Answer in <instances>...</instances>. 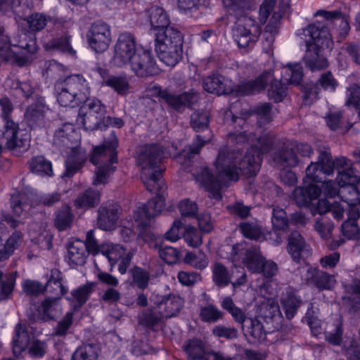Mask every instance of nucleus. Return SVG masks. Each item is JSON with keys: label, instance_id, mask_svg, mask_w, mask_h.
<instances>
[{"label": "nucleus", "instance_id": "c9c22d12", "mask_svg": "<svg viewBox=\"0 0 360 360\" xmlns=\"http://www.w3.org/2000/svg\"><path fill=\"white\" fill-rule=\"evenodd\" d=\"M98 72L103 77L102 84L110 87L120 95H126L129 91V84L125 77L110 75L104 77L106 71L104 69L98 68Z\"/></svg>", "mask_w": 360, "mask_h": 360}, {"label": "nucleus", "instance_id": "5701e85b", "mask_svg": "<svg viewBox=\"0 0 360 360\" xmlns=\"http://www.w3.org/2000/svg\"><path fill=\"white\" fill-rule=\"evenodd\" d=\"M76 135L72 127L65 124L56 131L53 143L61 153L68 152L69 149L78 143Z\"/></svg>", "mask_w": 360, "mask_h": 360}, {"label": "nucleus", "instance_id": "3c124183", "mask_svg": "<svg viewBox=\"0 0 360 360\" xmlns=\"http://www.w3.org/2000/svg\"><path fill=\"white\" fill-rule=\"evenodd\" d=\"M73 218L70 207L64 206L56 212L54 225L59 231H65L70 228Z\"/></svg>", "mask_w": 360, "mask_h": 360}, {"label": "nucleus", "instance_id": "4d7b16f0", "mask_svg": "<svg viewBox=\"0 0 360 360\" xmlns=\"http://www.w3.org/2000/svg\"><path fill=\"white\" fill-rule=\"evenodd\" d=\"M283 81L292 84H298L302 79V70L300 64H289L285 67L282 72Z\"/></svg>", "mask_w": 360, "mask_h": 360}, {"label": "nucleus", "instance_id": "a211bd4d", "mask_svg": "<svg viewBox=\"0 0 360 360\" xmlns=\"http://www.w3.org/2000/svg\"><path fill=\"white\" fill-rule=\"evenodd\" d=\"M35 312L30 318L33 321H48L54 320L62 313V307L56 299L46 298L40 304H34Z\"/></svg>", "mask_w": 360, "mask_h": 360}, {"label": "nucleus", "instance_id": "7ed1b4c3", "mask_svg": "<svg viewBox=\"0 0 360 360\" xmlns=\"http://www.w3.org/2000/svg\"><path fill=\"white\" fill-rule=\"evenodd\" d=\"M163 155L161 146L151 144L141 146L138 151L137 162L141 168V179L148 191L156 193V196L147 204L138 207L134 214L136 221L147 226L146 221L158 216L165 206L163 193L167 189L162 179L160 163Z\"/></svg>", "mask_w": 360, "mask_h": 360}, {"label": "nucleus", "instance_id": "ea45409f", "mask_svg": "<svg viewBox=\"0 0 360 360\" xmlns=\"http://www.w3.org/2000/svg\"><path fill=\"white\" fill-rule=\"evenodd\" d=\"M71 35L66 33L60 37L53 39L44 45V48L48 51H59L67 55L75 56L76 51L72 49L70 44Z\"/></svg>", "mask_w": 360, "mask_h": 360}, {"label": "nucleus", "instance_id": "dca6fc26", "mask_svg": "<svg viewBox=\"0 0 360 360\" xmlns=\"http://www.w3.org/2000/svg\"><path fill=\"white\" fill-rule=\"evenodd\" d=\"M150 301L165 319H169L179 314L184 304V300L175 294L160 295L153 293Z\"/></svg>", "mask_w": 360, "mask_h": 360}, {"label": "nucleus", "instance_id": "37998d69", "mask_svg": "<svg viewBox=\"0 0 360 360\" xmlns=\"http://www.w3.org/2000/svg\"><path fill=\"white\" fill-rule=\"evenodd\" d=\"M99 347L95 344H84L72 354L71 360H98Z\"/></svg>", "mask_w": 360, "mask_h": 360}, {"label": "nucleus", "instance_id": "39448f33", "mask_svg": "<svg viewBox=\"0 0 360 360\" xmlns=\"http://www.w3.org/2000/svg\"><path fill=\"white\" fill-rule=\"evenodd\" d=\"M86 79L80 75H72L55 84V91L58 103L63 107L74 108L79 105L88 90Z\"/></svg>", "mask_w": 360, "mask_h": 360}, {"label": "nucleus", "instance_id": "bb28decb", "mask_svg": "<svg viewBox=\"0 0 360 360\" xmlns=\"http://www.w3.org/2000/svg\"><path fill=\"white\" fill-rule=\"evenodd\" d=\"M34 195L32 193L15 192L11 197V207L16 217H25L34 205Z\"/></svg>", "mask_w": 360, "mask_h": 360}, {"label": "nucleus", "instance_id": "393cba45", "mask_svg": "<svg viewBox=\"0 0 360 360\" xmlns=\"http://www.w3.org/2000/svg\"><path fill=\"white\" fill-rule=\"evenodd\" d=\"M155 50L160 60L168 66H175L183 56L181 45L155 44Z\"/></svg>", "mask_w": 360, "mask_h": 360}, {"label": "nucleus", "instance_id": "b1692460", "mask_svg": "<svg viewBox=\"0 0 360 360\" xmlns=\"http://www.w3.org/2000/svg\"><path fill=\"white\" fill-rule=\"evenodd\" d=\"M76 135L72 127L65 124L56 131L53 143L61 153L68 152L69 149L78 143Z\"/></svg>", "mask_w": 360, "mask_h": 360}, {"label": "nucleus", "instance_id": "6e6d98bb", "mask_svg": "<svg viewBox=\"0 0 360 360\" xmlns=\"http://www.w3.org/2000/svg\"><path fill=\"white\" fill-rule=\"evenodd\" d=\"M95 287L96 284L94 283H87L71 292L72 297L77 302V307H81L86 303L94 292Z\"/></svg>", "mask_w": 360, "mask_h": 360}, {"label": "nucleus", "instance_id": "a878e982", "mask_svg": "<svg viewBox=\"0 0 360 360\" xmlns=\"http://www.w3.org/2000/svg\"><path fill=\"white\" fill-rule=\"evenodd\" d=\"M204 89L211 94L217 95L226 94L231 91V81L221 75H212L203 79Z\"/></svg>", "mask_w": 360, "mask_h": 360}, {"label": "nucleus", "instance_id": "aec40b11", "mask_svg": "<svg viewBox=\"0 0 360 360\" xmlns=\"http://www.w3.org/2000/svg\"><path fill=\"white\" fill-rule=\"evenodd\" d=\"M85 105L89 110V115L87 116L86 113L84 112V110L80 108L76 122L77 125L84 127L86 130L93 129H94V127L91 124H88L87 123V120L89 119L91 113L96 114L97 119L100 120L102 119L103 120L107 112L106 107L99 99L96 98H86L85 101Z\"/></svg>", "mask_w": 360, "mask_h": 360}, {"label": "nucleus", "instance_id": "c85d7f7f", "mask_svg": "<svg viewBox=\"0 0 360 360\" xmlns=\"http://www.w3.org/2000/svg\"><path fill=\"white\" fill-rule=\"evenodd\" d=\"M274 160L278 167H293L297 166L300 160L295 151L294 143L284 144L274 156Z\"/></svg>", "mask_w": 360, "mask_h": 360}, {"label": "nucleus", "instance_id": "864d4df0", "mask_svg": "<svg viewBox=\"0 0 360 360\" xmlns=\"http://www.w3.org/2000/svg\"><path fill=\"white\" fill-rule=\"evenodd\" d=\"M243 330L248 333L254 340L263 341L266 338V332L263 325L256 318H249Z\"/></svg>", "mask_w": 360, "mask_h": 360}, {"label": "nucleus", "instance_id": "49530a36", "mask_svg": "<svg viewBox=\"0 0 360 360\" xmlns=\"http://www.w3.org/2000/svg\"><path fill=\"white\" fill-rule=\"evenodd\" d=\"M230 14L242 16L254 6L252 0H221Z\"/></svg>", "mask_w": 360, "mask_h": 360}, {"label": "nucleus", "instance_id": "8fccbe9b", "mask_svg": "<svg viewBox=\"0 0 360 360\" xmlns=\"http://www.w3.org/2000/svg\"><path fill=\"white\" fill-rule=\"evenodd\" d=\"M16 273L4 274L0 269V300L10 298L14 288Z\"/></svg>", "mask_w": 360, "mask_h": 360}, {"label": "nucleus", "instance_id": "13d9d810", "mask_svg": "<svg viewBox=\"0 0 360 360\" xmlns=\"http://www.w3.org/2000/svg\"><path fill=\"white\" fill-rule=\"evenodd\" d=\"M184 349L192 360L205 358L203 345L200 340H188L184 345Z\"/></svg>", "mask_w": 360, "mask_h": 360}, {"label": "nucleus", "instance_id": "f03ea898", "mask_svg": "<svg viewBox=\"0 0 360 360\" xmlns=\"http://www.w3.org/2000/svg\"><path fill=\"white\" fill-rule=\"evenodd\" d=\"M315 15L323 16L326 21L317 22L309 25L307 27L299 30L297 35L304 39L307 51L304 57L306 66L311 71H317L328 67L326 58L319 54L321 49H332L333 41V35H336L338 42H341L349 34L350 27L340 11H318Z\"/></svg>", "mask_w": 360, "mask_h": 360}, {"label": "nucleus", "instance_id": "e2e57ef3", "mask_svg": "<svg viewBox=\"0 0 360 360\" xmlns=\"http://www.w3.org/2000/svg\"><path fill=\"white\" fill-rule=\"evenodd\" d=\"M156 248L160 257L165 262L172 264L179 260L180 252L176 248L163 245H157Z\"/></svg>", "mask_w": 360, "mask_h": 360}, {"label": "nucleus", "instance_id": "7c9ffc66", "mask_svg": "<svg viewBox=\"0 0 360 360\" xmlns=\"http://www.w3.org/2000/svg\"><path fill=\"white\" fill-rule=\"evenodd\" d=\"M285 314L288 319H292L301 305L302 300L291 288L282 292L280 299Z\"/></svg>", "mask_w": 360, "mask_h": 360}, {"label": "nucleus", "instance_id": "603ef678", "mask_svg": "<svg viewBox=\"0 0 360 360\" xmlns=\"http://www.w3.org/2000/svg\"><path fill=\"white\" fill-rule=\"evenodd\" d=\"M212 280L219 287L227 286L231 283V276L226 267L221 263L215 262L212 267Z\"/></svg>", "mask_w": 360, "mask_h": 360}, {"label": "nucleus", "instance_id": "f257e3e1", "mask_svg": "<svg viewBox=\"0 0 360 360\" xmlns=\"http://www.w3.org/2000/svg\"><path fill=\"white\" fill-rule=\"evenodd\" d=\"M248 140L251 142L255 140L257 143L251 146L243 158L238 148L230 150L225 146L219 149L215 161L217 176H214L207 167L196 169L193 174L196 181L212 198L221 200L222 186H228L231 181H238L240 172L248 176H255L259 169L263 154L271 149L274 137L269 132L257 137L250 133Z\"/></svg>", "mask_w": 360, "mask_h": 360}, {"label": "nucleus", "instance_id": "e433bc0d", "mask_svg": "<svg viewBox=\"0 0 360 360\" xmlns=\"http://www.w3.org/2000/svg\"><path fill=\"white\" fill-rule=\"evenodd\" d=\"M155 44L183 46L184 37L181 32L174 26H168L156 34Z\"/></svg>", "mask_w": 360, "mask_h": 360}, {"label": "nucleus", "instance_id": "1a4fd4ad", "mask_svg": "<svg viewBox=\"0 0 360 360\" xmlns=\"http://www.w3.org/2000/svg\"><path fill=\"white\" fill-rule=\"evenodd\" d=\"M261 30L251 18H245L244 23H238L233 30V37L238 47L244 52L252 49L259 39Z\"/></svg>", "mask_w": 360, "mask_h": 360}, {"label": "nucleus", "instance_id": "72a5a7b5", "mask_svg": "<svg viewBox=\"0 0 360 360\" xmlns=\"http://www.w3.org/2000/svg\"><path fill=\"white\" fill-rule=\"evenodd\" d=\"M30 343V335L25 325L18 323L15 327V333L12 340L13 353L19 356L25 351Z\"/></svg>", "mask_w": 360, "mask_h": 360}, {"label": "nucleus", "instance_id": "4468645a", "mask_svg": "<svg viewBox=\"0 0 360 360\" xmlns=\"http://www.w3.org/2000/svg\"><path fill=\"white\" fill-rule=\"evenodd\" d=\"M86 39L93 50L102 53L108 49L111 41L110 27L103 21L94 22L86 32Z\"/></svg>", "mask_w": 360, "mask_h": 360}, {"label": "nucleus", "instance_id": "680f3d73", "mask_svg": "<svg viewBox=\"0 0 360 360\" xmlns=\"http://www.w3.org/2000/svg\"><path fill=\"white\" fill-rule=\"evenodd\" d=\"M184 261L195 269L200 270L206 268L209 263L207 256L202 251H199L198 254L192 252H187Z\"/></svg>", "mask_w": 360, "mask_h": 360}, {"label": "nucleus", "instance_id": "ddd939ff", "mask_svg": "<svg viewBox=\"0 0 360 360\" xmlns=\"http://www.w3.org/2000/svg\"><path fill=\"white\" fill-rule=\"evenodd\" d=\"M334 172V162L330 153L322 151L319 154L317 162H311L306 169V176L304 184H307L322 182L326 175Z\"/></svg>", "mask_w": 360, "mask_h": 360}, {"label": "nucleus", "instance_id": "0eeeda50", "mask_svg": "<svg viewBox=\"0 0 360 360\" xmlns=\"http://www.w3.org/2000/svg\"><path fill=\"white\" fill-rule=\"evenodd\" d=\"M268 83L270 84L268 97L275 102H281L286 95L285 87L281 80L274 79L273 69L264 71L255 79L241 83L238 91L244 95L255 94L264 90Z\"/></svg>", "mask_w": 360, "mask_h": 360}, {"label": "nucleus", "instance_id": "4c0bfd02", "mask_svg": "<svg viewBox=\"0 0 360 360\" xmlns=\"http://www.w3.org/2000/svg\"><path fill=\"white\" fill-rule=\"evenodd\" d=\"M100 201V192L93 188H88L77 195L74 201V205L77 208L87 210L95 207Z\"/></svg>", "mask_w": 360, "mask_h": 360}, {"label": "nucleus", "instance_id": "bf43d9fd", "mask_svg": "<svg viewBox=\"0 0 360 360\" xmlns=\"http://www.w3.org/2000/svg\"><path fill=\"white\" fill-rule=\"evenodd\" d=\"M132 278L131 283L141 290L146 289L149 283V273L139 266H135L131 270Z\"/></svg>", "mask_w": 360, "mask_h": 360}, {"label": "nucleus", "instance_id": "2eb2a0df", "mask_svg": "<svg viewBox=\"0 0 360 360\" xmlns=\"http://www.w3.org/2000/svg\"><path fill=\"white\" fill-rule=\"evenodd\" d=\"M158 96L169 107L178 112L191 108L198 100V93L193 89L179 94L169 89H160Z\"/></svg>", "mask_w": 360, "mask_h": 360}, {"label": "nucleus", "instance_id": "9d476101", "mask_svg": "<svg viewBox=\"0 0 360 360\" xmlns=\"http://www.w3.org/2000/svg\"><path fill=\"white\" fill-rule=\"evenodd\" d=\"M138 51L134 35L129 32L122 33L115 45L112 63L117 67H123L131 61Z\"/></svg>", "mask_w": 360, "mask_h": 360}, {"label": "nucleus", "instance_id": "412c9836", "mask_svg": "<svg viewBox=\"0 0 360 360\" xmlns=\"http://www.w3.org/2000/svg\"><path fill=\"white\" fill-rule=\"evenodd\" d=\"M120 207L115 203L103 204L98 210V226L104 231L115 229L120 215Z\"/></svg>", "mask_w": 360, "mask_h": 360}, {"label": "nucleus", "instance_id": "4be33fe9", "mask_svg": "<svg viewBox=\"0 0 360 360\" xmlns=\"http://www.w3.org/2000/svg\"><path fill=\"white\" fill-rule=\"evenodd\" d=\"M67 155L65 160L66 170L65 176L70 177L79 170L86 160L88 155L86 150L78 146V143L65 153Z\"/></svg>", "mask_w": 360, "mask_h": 360}, {"label": "nucleus", "instance_id": "423d86ee", "mask_svg": "<svg viewBox=\"0 0 360 360\" xmlns=\"http://www.w3.org/2000/svg\"><path fill=\"white\" fill-rule=\"evenodd\" d=\"M221 257L233 262L240 259L246 268L252 274L259 272L264 259L257 245H249L245 242L234 245H225L220 248Z\"/></svg>", "mask_w": 360, "mask_h": 360}, {"label": "nucleus", "instance_id": "20e7f679", "mask_svg": "<svg viewBox=\"0 0 360 360\" xmlns=\"http://www.w3.org/2000/svg\"><path fill=\"white\" fill-rule=\"evenodd\" d=\"M118 139L114 131L110 133L108 140L94 148L90 156V162L94 165H100L96 171L94 185L105 184L110 174L115 172L116 167L112 165L117 162Z\"/></svg>", "mask_w": 360, "mask_h": 360}, {"label": "nucleus", "instance_id": "774afa93", "mask_svg": "<svg viewBox=\"0 0 360 360\" xmlns=\"http://www.w3.org/2000/svg\"><path fill=\"white\" fill-rule=\"evenodd\" d=\"M345 105L356 109L360 108V86L358 84H352L347 88Z\"/></svg>", "mask_w": 360, "mask_h": 360}, {"label": "nucleus", "instance_id": "c756f323", "mask_svg": "<svg viewBox=\"0 0 360 360\" xmlns=\"http://www.w3.org/2000/svg\"><path fill=\"white\" fill-rule=\"evenodd\" d=\"M48 108L43 101H37L31 104L25 112V119L31 128L42 127L45 123V113Z\"/></svg>", "mask_w": 360, "mask_h": 360}, {"label": "nucleus", "instance_id": "a18cd8bd", "mask_svg": "<svg viewBox=\"0 0 360 360\" xmlns=\"http://www.w3.org/2000/svg\"><path fill=\"white\" fill-rule=\"evenodd\" d=\"M53 20L51 16L37 12L31 14L25 19L30 30L33 32H40L45 28L49 22H51Z\"/></svg>", "mask_w": 360, "mask_h": 360}, {"label": "nucleus", "instance_id": "f3484780", "mask_svg": "<svg viewBox=\"0 0 360 360\" xmlns=\"http://www.w3.org/2000/svg\"><path fill=\"white\" fill-rule=\"evenodd\" d=\"M127 65L136 76L141 77L153 76L159 72L152 52L148 50L139 51Z\"/></svg>", "mask_w": 360, "mask_h": 360}, {"label": "nucleus", "instance_id": "6ab92c4d", "mask_svg": "<svg viewBox=\"0 0 360 360\" xmlns=\"http://www.w3.org/2000/svg\"><path fill=\"white\" fill-rule=\"evenodd\" d=\"M288 251L296 263H300L311 255L309 245L297 231H292L289 236Z\"/></svg>", "mask_w": 360, "mask_h": 360}, {"label": "nucleus", "instance_id": "5fc2aeb1", "mask_svg": "<svg viewBox=\"0 0 360 360\" xmlns=\"http://www.w3.org/2000/svg\"><path fill=\"white\" fill-rule=\"evenodd\" d=\"M210 124V115L206 111L197 110L191 115L190 124L197 133L208 129Z\"/></svg>", "mask_w": 360, "mask_h": 360}, {"label": "nucleus", "instance_id": "2f4dec72", "mask_svg": "<svg viewBox=\"0 0 360 360\" xmlns=\"http://www.w3.org/2000/svg\"><path fill=\"white\" fill-rule=\"evenodd\" d=\"M68 257L71 263L75 265H82L85 263L89 252L84 241L74 239L67 244Z\"/></svg>", "mask_w": 360, "mask_h": 360}, {"label": "nucleus", "instance_id": "338daca9", "mask_svg": "<svg viewBox=\"0 0 360 360\" xmlns=\"http://www.w3.org/2000/svg\"><path fill=\"white\" fill-rule=\"evenodd\" d=\"M122 250V248L120 245L106 243L101 245L99 252H101L110 263H112L121 257Z\"/></svg>", "mask_w": 360, "mask_h": 360}, {"label": "nucleus", "instance_id": "58836bf2", "mask_svg": "<svg viewBox=\"0 0 360 360\" xmlns=\"http://www.w3.org/2000/svg\"><path fill=\"white\" fill-rule=\"evenodd\" d=\"M343 329L340 319L336 318L326 323L324 329L326 340L333 345H340L342 340Z\"/></svg>", "mask_w": 360, "mask_h": 360}, {"label": "nucleus", "instance_id": "69168bd1", "mask_svg": "<svg viewBox=\"0 0 360 360\" xmlns=\"http://www.w3.org/2000/svg\"><path fill=\"white\" fill-rule=\"evenodd\" d=\"M122 250V248L120 245L106 243L101 245L99 252H101L110 263H112L121 257Z\"/></svg>", "mask_w": 360, "mask_h": 360}, {"label": "nucleus", "instance_id": "09e8293b", "mask_svg": "<svg viewBox=\"0 0 360 360\" xmlns=\"http://www.w3.org/2000/svg\"><path fill=\"white\" fill-rule=\"evenodd\" d=\"M224 316V313L212 304L200 307L199 316L200 320L205 323H216L223 319Z\"/></svg>", "mask_w": 360, "mask_h": 360}, {"label": "nucleus", "instance_id": "473e14b6", "mask_svg": "<svg viewBox=\"0 0 360 360\" xmlns=\"http://www.w3.org/2000/svg\"><path fill=\"white\" fill-rule=\"evenodd\" d=\"M146 13L150 25L153 30L160 32L169 26V18L162 8L158 6H151L146 11Z\"/></svg>", "mask_w": 360, "mask_h": 360}, {"label": "nucleus", "instance_id": "c03bdc74", "mask_svg": "<svg viewBox=\"0 0 360 360\" xmlns=\"http://www.w3.org/2000/svg\"><path fill=\"white\" fill-rule=\"evenodd\" d=\"M30 169L32 173L40 176H51L53 174L52 165L50 161L43 156L32 158L28 162Z\"/></svg>", "mask_w": 360, "mask_h": 360}, {"label": "nucleus", "instance_id": "9b49d317", "mask_svg": "<svg viewBox=\"0 0 360 360\" xmlns=\"http://www.w3.org/2000/svg\"><path fill=\"white\" fill-rule=\"evenodd\" d=\"M4 138L6 140V148L16 156L21 155L30 148V140L27 134H22L18 124L13 121L4 124Z\"/></svg>", "mask_w": 360, "mask_h": 360}, {"label": "nucleus", "instance_id": "6e6552de", "mask_svg": "<svg viewBox=\"0 0 360 360\" xmlns=\"http://www.w3.org/2000/svg\"><path fill=\"white\" fill-rule=\"evenodd\" d=\"M319 213L321 215L314 225V229L324 240H328L332 238V232L334 229V224L325 215L326 213H331L333 217L340 220L344 216V207L338 202L330 203L326 200H319L317 207Z\"/></svg>", "mask_w": 360, "mask_h": 360}, {"label": "nucleus", "instance_id": "f8f14e48", "mask_svg": "<svg viewBox=\"0 0 360 360\" xmlns=\"http://www.w3.org/2000/svg\"><path fill=\"white\" fill-rule=\"evenodd\" d=\"M303 283L316 288L319 290H330L336 284L334 275L328 274L318 268L307 265L300 269Z\"/></svg>", "mask_w": 360, "mask_h": 360}, {"label": "nucleus", "instance_id": "0e129e2a", "mask_svg": "<svg viewBox=\"0 0 360 360\" xmlns=\"http://www.w3.org/2000/svg\"><path fill=\"white\" fill-rule=\"evenodd\" d=\"M186 243L192 248H198L202 243V235L200 231L193 226H187L184 233Z\"/></svg>", "mask_w": 360, "mask_h": 360}, {"label": "nucleus", "instance_id": "79ce46f5", "mask_svg": "<svg viewBox=\"0 0 360 360\" xmlns=\"http://www.w3.org/2000/svg\"><path fill=\"white\" fill-rule=\"evenodd\" d=\"M164 319L165 318L159 314V311L157 313L151 309H147L139 315V321L140 324L157 331L161 328Z\"/></svg>", "mask_w": 360, "mask_h": 360}, {"label": "nucleus", "instance_id": "a19ab883", "mask_svg": "<svg viewBox=\"0 0 360 360\" xmlns=\"http://www.w3.org/2000/svg\"><path fill=\"white\" fill-rule=\"evenodd\" d=\"M221 306L231 315L235 322L240 324L242 329L245 330L244 323L249 319L245 311L237 307L231 297H224L221 302Z\"/></svg>", "mask_w": 360, "mask_h": 360}, {"label": "nucleus", "instance_id": "de8ad7c7", "mask_svg": "<svg viewBox=\"0 0 360 360\" xmlns=\"http://www.w3.org/2000/svg\"><path fill=\"white\" fill-rule=\"evenodd\" d=\"M260 313L265 319L281 321L283 319L279 305L273 299L267 300L261 304Z\"/></svg>", "mask_w": 360, "mask_h": 360}, {"label": "nucleus", "instance_id": "f704fd0d", "mask_svg": "<svg viewBox=\"0 0 360 360\" xmlns=\"http://www.w3.org/2000/svg\"><path fill=\"white\" fill-rule=\"evenodd\" d=\"M8 43H0V58L6 63L15 65L19 67L26 65L29 63V57L24 53H18L11 48Z\"/></svg>", "mask_w": 360, "mask_h": 360}, {"label": "nucleus", "instance_id": "cd10ccee", "mask_svg": "<svg viewBox=\"0 0 360 360\" xmlns=\"http://www.w3.org/2000/svg\"><path fill=\"white\" fill-rule=\"evenodd\" d=\"M305 185L306 186L296 187L292 193V198L300 207L308 205L321 194V189L318 186L309 183Z\"/></svg>", "mask_w": 360, "mask_h": 360}, {"label": "nucleus", "instance_id": "052dcab7", "mask_svg": "<svg viewBox=\"0 0 360 360\" xmlns=\"http://www.w3.org/2000/svg\"><path fill=\"white\" fill-rule=\"evenodd\" d=\"M271 222L274 229L278 231H284L289 226V220L286 212L284 210L278 207L273 210Z\"/></svg>", "mask_w": 360, "mask_h": 360}]
</instances>
